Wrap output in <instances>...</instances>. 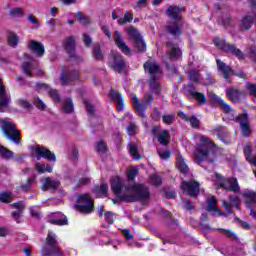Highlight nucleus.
<instances>
[{
    "mask_svg": "<svg viewBox=\"0 0 256 256\" xmlns=\"http://www.w3.org/2000/svg\"><path fill=\"white\" fill-rule=\"evenodd\" d=\"M111 188L113 193H115L121 201H125L126 203L140 201V203L145 204L149 201V197H151V193L147 186L143 184H135L132 187H125L123 179L119 176L112 179Z\"/></svg>",
    "mask_w": 256,
    "mask_h": 256,
    "instance_id": "1",
    "label": "nucleus"
},
{
    "mask_svg": "<svg viewBox=\"0 0 256 256\" xmlns=\"http://www.w3.org/2000/svg\"><path fill=\"white\" fill-rule=\"evenodd\" d=\"M215 143L211 141L207 136H200V143L196 145L194 151V159L198 165L201 163H214L217 159V154H215Z\"/></svg>",
    "mask_w": 256,
    "mask_h": 256,
    "instance_id": "2",
    "label": "nucleus"
},
{
    "mask_svg": "<svg viewBox=\"0 0 256 256\" xmlns=\"http://www.w3.org/2000/svg\"><path fill=\"white\" fill-rule=\"evenodd\" d=\"M185 11V7L179 8L177 6H169L166 14L172 21L168 22L166 29L171 35H181L183 33V25L185 22L181 16V13Z\"/></svg>",
    "mask_w": 256,
    "mask_h": 256,
    "instance_id": "3",
    "label": "nucleus"
},
{
    "mask_svg": "<svg viewBox=\"0 0 256 256\" xmlns=\"http://www.w3.org/2000/svg\"><path fill=\"white\" fill-rule=\"evenodd\" d=\"M144 70L145 73H148L149 75V87L151 91L156 94L161 93V83L159 81H161L163 72L161 71L159 63H157L155 60H148L144 64Z\"/></svg>",
    "mask_w": 256,
    "mask_h": 256,
    "instance_id": "4",
    "label": "nucleus"
},
{
    "mask_svg": "<svg viewBox=\"0 0 256 256\" xmlns=\"http://www.w3.org/2000/svg\"><path fill=\"white\" fill-rule=\"evenodd\" d=\"M64 256L63 251L59 247V240H57V234L53 232H48L46 237L45 246L42 248V256Z\"/></svg>",
    "mask_w": 256,
    "mask_h": 256,
    "instance_id": "5",
    "label": "nucleus"
},
{
    "mask_svg": "<svg viewBox=\"0 0 256 256\" xmlns=\"http://www.w3.org/2000/svg\"><path fill=\"white\" fill-rule=\"evenodd\" d=\"M0 123L5 137H7L9 141H12V143H15V145H19L21 143V132L16 129L15 123L9 118L0 120Z\"/></svg>",
    "mask_w": 256,
    "mask_h": 256,
    "instance_id": "6",
    "label": "nucleus"
},
{
    "mask_svg": "<svg viewBox=\"0 0 256 256\" xmlns=\"http://www.w3.org/2000/svg\"><path fill=\"white\" fill-rule=\"evenodd\" d=\"M76 211L83 215H90L95 210V201L89 194L79 195L75 205Z\"/></svg>",
    "mask_w": 256,
    "mask_h": 256,
    "instance_id": "7",
    "label": "nucleus"
},
{
    "mask_svg": "<svg viewBox=\"0 0 256 256\" xmlns=\"http://www.w3.org/2000/svg\"><path fill=\"white\" fill-rule=\"evenodd\" d=\"M153 99L154 97L151 92H148L144 95L143 103L139 101V98H137L136 95L131 96L132 105L134 109L138 111V115L140 117H145V110L147 109V107H150V105H152Z\"/></svg>",
    "mask_w": 256,
    "mask_h": 256,
    "instance_id": "8",
    "label": "nucleus"
},
{
    "mask_svg": "<svg viewBox=\"0 0 256 256\" xmlns=\"http://www.w3.org/2000/svg\"><path fill=\"white\" fill-rule=\"evenodd\" d=\"M214 44L219 49H222V51H226V53H231L232 55H235V57H237L238 59L244 58L243 52L240 49H237V47H235L234 45L226 43L219 38L214 39Z\"/></svg>",
    "mask_w": 256,
    "mask_h": 256,
    "instance_id": "9",
    "label": "nucleus"
},
{
    "mask_svg": "<svg viewBox=\"0 0 256 256\" xmlns=\"http://www.w3.org/2000/svg\"><path fill=\"white\" fill-rule=\"evenodd\" d=\"M216 181L220 185L221 189H226V191H239V183L236 178L225 179L223 176L216 174Z\"/></svg>",
    "mask_w": 256,
    "mask_h": 256,
    "instance_id": "10",
    "label": "nucleus"
},
{
    "mask_svg": "<svg viewBox=\"0 0 256 256\" xmlns=\"http://www.w3.org/2000/svg\"><path fill=\"white\" fill-rule=\"evenodd\" d=\"M109 65L117 73H123L125 71V59H123V56L119 52L112 51Z\"/></svg>",
    "mask_w": 256,
    "mask_h": 256,
    "instance_id": "11",
    "label": "nucleus"
},
{
    "mask_svg": "<svg viewBox=\"0 0 256 256\" xmlns=\"http://www.w3.org/2000/svg\"><path fill=\"white\" fill-rule=\"evenodd\" d=\"M64 49L72 61H76L77 63L83 61V57L77 56L75 53V37L69 36L64 40Z\"/></svg>",
    "mask_w": 256,
    "mask_h": 256,
    "instance_id": "12",
    "label": "nucleus"
},
{
    "mask_svg": "<svg viewBox=\"0 0 256 256\" xmlns=\"http://www.w3.org/2000/svg\"><path fill=\"white\" fill-rule=\"evenodd\" d=\"M77 80H79V71H69L67 70V67H63V71L60 75V82L62 83V85H71L73 81Z\"/></svg>",
    "mask_w": 256,
    "mask_h": 256,
    "instance_id": "13",
    "label": "nucleus"
},
{
    "mask_svg": "<svg viewBox=\"0 0 256 256\" xmlns=\"http://www.w3.org/2000/svg\"><path fill=\"white\" fill-rule=\"evenodd\" d=\"M34 153L36 154L37 161H41V159H47V161H57L55 154L51 152V150L45 148L44 146H36L34 147Z\"/></svg>",
    "mask_w": 256,
    "mask_h": 256,
    "instance_id": "14",
    "label": "nucleus"
},
{
    "mask_svg": "<svg viewBox=\"0 0 256 256\" xmlns=\"http://www.w3.org/2000/svg\"><path fill=\"white\" fill-rule=\"evenodd\" d=\"M11 103V95L7 93V89L3 85V80L0 79V113H5V109Z\"/></svg>",
    "mask_w": 256,
    "mask_h": 256,
    "instance_id": "15",
    "label": "nucleus"
},
{
    "mask_svg": "<svg viewBox=\"0 0 256 256\" xmlns=\"http://www.w3.org/2000/svg\"><path fill=\"white\" fill-rule=\"evenodd\" d=\"M181 188L190 197H197L199 195V182L195 180H191L190 182L183 181Z\"/></svg>",
    "mask_w": 256,
    "mask_h": 256,
    "instance_id": "16",
    "label": "nucleus"
},
{
    "mask_svg": "<svg viewBox=\"0 0 256 256\" xmlns=\"http://www.w3.org/2000/svg\"><path fill=\"white\" fill-rule=\"evenodd\" d=\"M184 93L189 97L196 99L199 105H205L207 103V97L203 93L197 92L193 86L184 87Z\"/></svg>",
    "mask_w": 256,
    "mask_h": 256,
    "instance_id": "17",
    "label": "nucleus"
},
{
    "mask_svg": "<svg viewBox=\"0 0 256 256\" xmlns=\"http://www.w3.org/2000/svg\"><path fill=\"white\" fill-rule=\"evenodd\" d=\"M48 223H51V225H58L62 227L63 225H67L69 223V220H67V216H65L63 213H51L47 217Z\"/></svg>",
    "mask_w": 256,
    "mask_h": 256,
    "instance_id": "18",
    "label": "nucleus"
},
{
    "mask_svg": "<svg viewBox=\"0 0 256 256\" xmlns=\"http://www.w3.org/2000/svg\"><path fill=\"white\" fill-rule=\"evenodd\" d=\"M236 121L240 123L243 137H249L251 135V127L249 126V117L247 114H241L236 118Z\"/></svg>",
    "mask_w": 256,
    "mask_h": 256,
    "instance_id": "19",
    "label": "nucleus"
},
{
    "mask_svg": "<svg viewBox=\"0 0 256 256\" xmlns=\"http://www.w3.org/2000/svg\"><path fill=\"white\" fill-rule=\"evenodd\" d=\"M114 41L118 49H120V51H122L124 55H131V49L129 48V46H127V44L123 40V36H121V33H119V31L114 32Z\"/></svg>",
    "mask_w": 256,
    "mask_h": 256,
    "instance_id": "20",
    "label": "nucleus"
},
{
    "mask_svg": "<svg viewBox=\"0 0 256 256\" xmlns=\"http://www.w3.org/2000/svg\"><path fill=\"white\" fill-rule=\"evenodd\" d=\"M256 16L253 14L244 15L239 22L240 31H249L255 23Z\"/></svg>",
    "mask_w": 256,
    "mask_h": 256,
    "instance_id": "21",
    "label": "nucleus"
},
{
    "mask_svg": "<svg viewBox=\"0 0 256 256\" xmlns=\"http://www.w3.org/2000/svg\"><path fill=\"white\" fill-rule=\"evenodd\" d=\"M28 49L32 51V53H35L37 57H43L45 55V46L43 43L32 40L28 44Z\"/></svg>",
    "mask_w": 256,
    "mask_h": 256,
    "instance_id": "22",
    "label": "nucleus"
},
{
    "mask_svg": "<svg viewBox=\"0 0 256 256\" xmlns=\"http://www.w3.org/2000/svg\"><path fill=\"white\" fill-rule=\"evenodd\" d=\"M110 99H113L114 102L116 103L117 111H123L124 109V104H123V97L121 96V93L116 90H110L109 94Z\"/></svg>",
    "mask_w": 256,
    "mask_h": 256,
    "instance_id": "23",
    "label": "nucleus"
},
{
    "mask_svg": "<svg viewBox=\"0 0 256 256\" xmlns=\"http://www.w3.org/2000/svg\"><path fill=\"white\" fill-rule=\"evenodd\" d=\"M37 68V61L31 60L30 62H24L22 64V71L27 77H33L35 70Z\"/></svg>",
    "mask_w": 256,
    "mask_h": 256,
    "instance_id": "24",
    "label": "nucleus"
},
{
    "mask_svg": "<svg viewBox=\"0 0 256 256\" xmlns=\"http://www.w3.org/2000/svg\"><path fill=\"white\" fill-rule=\"evenodd\" d=\"M167 55L170 59H177L181 57V49L177 46V44H173L172 42L167 43Z\"/></svg>",
    "mask_w": 256,
    "mask_h": 256,
    "instance_id": "25",
    "label": "nucleus"
},
{
    "mask_svg": "<svg viewBox=\"0 0 256 256\" xmlns=\"http://www.w3.org/2000/svg\"><path fill=\"white\" fill-rule=\"evenodd\" d=\"M216 135L222 143H225L226 145H229V143H231V140L229 139V132L227 131V129H225V127L219 126L218 128H216Z\"/></svg>",
    "mask_w": 256,
    "mask_h": 256,
    "instance_id": "26",
    "label": "nucleus"
},
{
    "mask_svg": "<svg viewBox=\"0 0 256 256\" xmlns=\"http://www.w3.org/2000/svg\"><path fill=\"white\" fill-rule=\"evenodd\" d=\"M61 185L59 180H53L51 177H47L44 179L42 185V191H47V189H57Z\"/></svg>",
    "mask_w": 256,
    "mask_h": 256,
    "instance_id": "27",
    "label": "nucleus"
},
{
    "mask_svg": "<svg viewBox=\"0 0 256 256\" xmlns=\"http://www.w3.org/2000/svg\"><path fill=\"white\" fill-rule=\"evenodd\" d=\"M178 115L183 119L184 121H188L194 129H197L199 125H201V122L197 117L195 116H187V114H184L183 112H179Z\"/></svg>",
    "mask_w": 256,
    "mask_h": 256,
    "instance_id": "28",
    "label": "nucleus"
},
{
    "mask_svg": "<svg viewBox=\"0 0 256 256\" xmlns=\"http://www.w3.org/2000/svg\"><path fill=\"white\" fill-rule=\"evenodd\" d=\"M176 161L178 171H180V173H183L184 175L187 174V172L189 171V166L187 165L185 159L183 158V156H181V154L177 155Z\"/></svg>",
    "mask_w": 256,
    "mask_h": 256,
    "instance_id": "29",
    "label": "nucleus"
},
{
    "mask_svg": "<svg viewBox=\"0 0 256 256\" xmlns=\"http://www.w3.org/2000/svg\"><path fill=\"white\" fill-rule=\"evenodd\" d=\"M242 195L246 199L247 207L256 203V193L254 191L246 189L242 192Z\"/></svg>",
    "mask_w": 256,
    "mask_h": 256,
    "instance_id": "30",
    "label": "nucleus"
},
{
    "mask_svg": "<svg viewBox=\"0 0 256 256\" xmlns=\"http://www.w3.org/2000/svg\"><path fill=\"white\" fill-rule=\"evenodd\" d=\"M226 95L230 101H233V103H239L241 96L243 95L241 92L238 90H235L234 88H229L226 91Z\"/></svg>",
    "mask_w": 256,
    "mask_h": 256,
    "instance_id": "31",
    "label": "nucleus"
},
{
    "mask_svg": "<svg viewBox=\"0 0 256 256\" xmlns=\"http://www.w3.org/2000/svg\"><path fill=\"white\" fill-rule=\"evenodd\" d=\"M218 70L221 71V73L224 76V79L228 81L229 75H231V68L227 66L224 62H221L220 60H216Z\"/></svg>",
    "mask_w": 256,
    "mask_h": 256,
    "instance_id": "32",
    "label": "nucleus"
},
{
    "mask_svg": "<svg viewBox=\"0 0 256 256\" xmlns=\"http://www.w3.org/2000/svg\"><path fill=\"white\" fill-rule=\"evenodd\" d=\"M74 17L77 19L80 25H83L84 27H87V25H91V18L83 14V12L81 11L74 14Z\"/></svg>",
    "mask_w": 256,
    "mask_h": 256,
    "instance_id": "33",
    "label": "nucleus"
},
{
    "mask_svg": "<svg viewBox=\"0 0 256 256\" xmlns=\"http://www.w3.org/2000/svg\"><path fill=\"white\" fill-rule=\"evenodd\" d=\"M207 204L208 206L206 208V211H209L210 213H219V215H223V213H221L219 209H217V200L215 199V196L209 198L207 200Z\"/></svg>",
    "mask_w": 256,
    "mask_h": 256,
    "instance_id": "34",
    "label": "nucleus"
},
{
    "mask_svg": "<svg viewBox=\"0 0 256 256\" xmlns=\"http://www.w3.org/2000/svg\"><path fill=\"white\" fill-rule=\"evenodd\" d=\"M157 139L160 145H169V140L171 139L169 131L162 130L160 133H158Z\"/></svg>",
    "mask_w": 256,
    "mask_h": 256,
    "instance_id": "35",
    "label": "nucleus"
},
{
    "mask_svg": "<svg viewBox=\"0 0 256 256\" xmlns=\"http://www.w3.org/2000/svg\"><path fill=\"white\" fill-rule=\"evenodd\" d=\"M62 111L64 113H73L74 106H73V100L70 98L64 99L62 101Z\"/></svg>",
    "mask_w": 256,
    "mask_h": 256,
    "instance_id": "36",
    "label": "nucleus"
},
{
    "mask_svg": "<svg viewBox=\"0 0 256 256\" xmlns=\"http://www.w3.org/2000/svg\"><path fill=\"white\" fill-rule=\"evenodd\" d=\"M7 43L9 47H17V45H19V36L14 32H9L7 37Z\"/></svg>",
    "mask_w": 256,
    "mask_h": 256,
    "instance_id": "37",
    "label": "nucleus"
},
{
    "mask_svg": "<svg viewBox=\"0 0 256 256\" xmlns=\"http://www.w3.org/2000/svg\"><path fill=\"white\" fill-rule=\"evenodd\" d=\"M35 169L38 173L43 174V173H52L53 172V166L49 164H39L37 163L35 165Z\"/></svg>",
    "mask_w": 256,
    "mask_h": 256,
    "instance_id": "38",
    "label": "nucleus"
},
{
    "mask_svg": "<svg viewBox=\"0 0 256 256\" xmlns=\"http://www.w3.org/2000/svg\"><path fill=\"white\" fill-rule=\"evenodd\" d=\"M84 105L86 107V112H87L89 121H93L95 118V108L93 107L91 102H88V101H84Z\"/></svg>",
    "mask_w": 256,
    "mask_h": 256,
    "instance_id": "39",
    "label": "nucleus"
},
{
    "mask_svg": "<svg viewBox=\"0 0 256 256\" xmlns=\"http://www.w3.org/2000/svg\"><path fill=\"white\" fill-rule=\"evenodd\" d=\"M244 154L246 155V159L249 163H251V165H253L254 167H256V156L251 157V146L250 145H246L244 147Z\"/></svg>",
    "mask_w": 256,
    "mask_h": 256,
    "instance_id": "40",
    "label": "nucleus"
},
{
    "mask_svg": "<svg viewBox=\"0 0 256 256\" xmlns=\"http://www.w3.org/2000/svg\"><path fill=\"white\" fill-rule=\"evenodd\" d=\"M0 155H1L2 159H7V160L13 159V157H14L13 151L7 149L3 145H0Z\"/></svg>",
    "mask_w": 256,
    "mask_h": 256,
    "instance_id": "41",
    "label": "nucleus"
},
{
    "mask_svg": "<svg viewBox=\"0 0 256 256\" xmlns=\"http://www.w3.org/2000/svg\"><path fill=\"white\" fill-rule=\"evenodd\" d=\"M133 21V14L129 11L124 13V18H119L117 20L118 25H125V23H131Z\"/></svg>",
    "mask_w": 256,
    "mask_h": 256,
    "instance_id": "42",
    "label": "nucleus"
},
{
    "mask_svg": "<svg viewBox=\"0 0 256 256\" xmlns=\"http://www.w3.org/2000/svg\"><path fill=\"white\" fill-rule=\"evenodd\" d=\"M13 197L15 196L9 191L0 193L1 203H11V201H13Z\"/></svg>",
    "mask_w": 256,
    "mask_h": 256,
    "instance_id": "43",
    "label": "nucleus"
},
{
    "mask_svg": "<svg viewBox=\"0 0 256 256\" xmlns=\"http://www.w3.org/2000/svg\"><path fill=\"white\" fill-rule=\"evenodd\" d=\"M128 149H129V153L133 157V159H136V161H139V159H141V156L139 155V152L137 151V145L129 144Z\"/></svg>",
    "mask_w": 256,
    "mask_h": 256,
    "instance_id": "44",
    "label": "nucleus"
},
{
    "mask_svg": "<svg viewBox=\"0 0 256 256\" xmlns=\"http://www.w3.org/2000/svg\"><path fill=\"white\" fill-rule=\"evenodd\" d=\"M208 97H209L210 103H212V105H218L219 106L220 104L223 103V99H221V97L217 96L213 92H209Z\"/></svg>",
    "mask_w": 256,
    "mask_h": 256,
    "instance_id": "45",
    "label": "nucleus"
},
{
    "mask_svg": "<svg viewBox=\"0 0 256 256\" xmlns=\"http://www.w3.org/2000/svg\"><path fill=\"white\" fill-rule=\"evenodd\" d=\"M127 33L129 35V37L134 39V41H136L137 39H139L141 37V35L139 34V30H137L133 26H130V27L127 28Z\"/></svg>",
    "mask_w": 256,
    "mask_h": 256,
    "instance_id": "46",
    "label": "nucleus"
},
{
    "mask_svg": "<svg viewBox=\"0 0 256 256\" xmlns=\"http://www.w3.org/2000/svg\"><path fill=\"white\" fill-rule=\"evenodd\" d=\"M35 180H36L35 176L30 177L27 180V182L21 186L22 191H24V193H27V191H30L33 183H35Z\"/></svg>",
    "mask_w": 256,
    "mask_h": 256,
    "instance_id": "47",
    "label": "nucleus"
},
{
    "mask_svg": "<svg viewBox=\"0 0 256 256\" xmlns=\"http://www.w3.org/2000/svg\"><path fill=\"white\" fill-rule=\"evenodd\" d=\"M188 77L190 81H193V83H199L201 81V74L195 70H191Z\"/></svg>",
    "mask_w": 256,
    "mask_h": 256,
    "instance_id": "48",
    "label": "nucleus"
},
{
    "mask_svg": "<svg viewBox=\"0 0 256 256\" xmlns=\"http://www.w3.org/2000/svg\"><path fill=\"white\" fill-rule=\"evenodd\" d=\"M107 191H109V186L106 183H103L98 188L97 197H107Z\"/></svg>",
    "mask_w": 256,
    "mask_h": 256,
    "instance_id": "49",
    "label": "nucleus"
},
{
    "mask_svg": "<svg viewBox=\"0 0 256 256\" xmlns=\"http://www.w3.org/2000/svg\"><path fill=\"white\" fill-rule=\"evenodd\" d=\"M135 47L138 49V51H145L147 49V46L145 45V41H143V38H137L135 40Z\"/></svg>",
    "mask_w": 256,
    "mask_h": 256,
    "instance_id": "50",
    "label": "nucleus"
},
{
    "mask_svg": "<svg viewBox=\"0 0 256 256\" xmlns=\"http://www.w3.org/2000/svg\"><path fill=\"white\" fill-rule=\"evenodd\" d=\"M150 183H152V185H154L155 187H159V185H161V183H162L161 176H159L157 174L151 175Z\"/></svg>",
    "mask_w": 256,
    "mask_h": 256,
    "instance_id": "51",
    "label": "nucleus"
},
{
    "mask_svg": "<svg viewBox=\"0 0 256 256\" xmlns=\"http://www.w3.org/2000/svg\"><path fill=\"white\" fill-rule=\"evenodd\" d=\"M162 121L165 125H171L175 121V115L174 114H167L162 116Z\"/></svg>",
    "mask_w": 256,
    "mask_h": 256,
    "instance_id": "52",
    "label": "nucleus"
},
{
    "mask_svg": "<svg viewBox=\"0 0 256 256\" xmlns=\"http://www.w3.org/2000/svg\"><path fill=\"white\" fill-rule=\"evenodd\" d=\"M139 174V170L137 168H130L127 171V177L129 181H133L135 179V176Z\"/></svg>",
    "mask_w": 256,
    "mask_h": 256,
    "instance_id": "53",
    "label": "nucleus"
},
{
    "mask_svg": "<svg viewBox=\"0 0 256 256\" xmlns=\"http://www.w3.org/2000/svg\"><path fill=\"white\" fill-rule=\"evenodd\" d=\"M138 131H139V128L137 127V125H135V123H130L127 127L128 135H135L137 134Z\"/></svg>",
    "mask_w": 256,
    "mask_h": 256,
    "instance_id": "54",
    "label": "nucleus"
},
{
    "mask_svg": "<svg viewBox=\"0 0 256 256\" xmlns=\"http://www.w3.org/2000/svg\"><path fill=\"white\" fill-rule=\"evenodd\" d=\"M34 105L37 107V109H40L41 111H44V109H47V106L44 102L41 101L39 97L34 99Z\"/></svg>",
    "mask_w": 256,
    "mask_h": 256,
    "instance_id": "55",
    "label": "nucleus"
},
{
    "mask_svg": "<svg viewBox=\"0 0 256 256\" xmlns=\"http://www.w3.org/2000/svg\"><path fill=\"white\" fill-rule=\"evenodd\" d=\"M97 151L98 153H107V144L105 143V141L100 140L98 142Z\"/></svg>",
    "mask_w": 256,
    "mask_h": 256,
    "instance_id": "56",
    "label": "nucleus"
},
{
    "mask_svg": "<svg viewBox=\"0 0 256 256\" xmlns=\"http://www.w3.org/2000/svg\"><path fill=\"white\" fill-rule=\"evenodd\" d=\"M11 17H23V9L13 8L10 10Z\"/></svg>",
    "mask_w": 256,
    "mask_h": 256,
    "instance_id": "57",
    "label": "nucleus"
},
{
    "mask_svg": "<svg viewBox=\"0 0 256 256\" xmlns=\"http://www.w3.org/2000/svg\"><path fill=\"white\" fill-rule=\"evenodd\" d=\"M201 83L203 85H213V77H211V74L206 73V77L201 79Z\"/></svg>",
    "mask_w": 256,
    "mask_h": 256,
    "instance_id": "58",
    "label": "nucleus"
},
{
    "mask_svg": "<svg viewBox=\"0 0 256 256\" xmlns=\"http://www.w3.org/2000/svg\"><path fill=\"white\" fill-rule=\"evenodd\" d=\"M17 103L20 107H22L23 109H31V104L29 101L25 100V99H18Z\"/></svg>",
    "mask_w": 256,
    "mask_h": 256,
    "instance_id": "59",
    "label": "nucleus"
},
{
    "mask_svg": "<svg viewBox=\"0 0 256 256\" xmlns=\"http://www.w3.org/2000/svg\"><path fill=\"white\" fill-rule=\"evenodd\" d=\"M48 93H49L50 97H52V99H54V101H60L61 100V98L59 97V92H57V90L49 89Z\"/></svg>",
    "mask_w": 256,
    "mask_h": 256,
    "instance_id": "60",
    "label": "nucleus"
},
{
    "mask_svg": "<svg viewBox=\"0 0 256 256\" xmlns=\"http://www.w3.org/2000/svg\"><path fill=\"white\" fill-rule=\"evenodd\" d=\"M30 213L34 219H41V212L35 206L30 208Z\"/></svg>",
    "mask_w": 256,
    "mask_h": 256,
    "instance_id": "61",
    "label": "nucleus"
},
{
    "mask_svg": "<svg viewBox=\"0 0 256 256\" xmlns=\"http://www.w3.org/2000/svg\"><path fill=\"white\" fill-rule=\"evenodd\" d=\"M246 87H247L250 95H252L253 97H256V85L252 84V83H247Z\"/></svg>",
    "mask_w": 256,
    "mask_h": 256,
    "instance_id": "62",
    "label": "nucleus"
},
{
    "mask_svg": "<svg viewBox=\"0 0 256 256\" xmlns=\"http://www.w3.org/2000/svg\"><path fill=\"white\" fill-rule=\"evenodd\" d=\"M12 207L14 209H17V211L23 212L25 210V203L20 201L12 204Z\"/></svg>",
    "mask_w": 256,
    "mask_h": 256,
    "instance_id": "63",
    "label": "nucleus"
},
{
    "mask_svg": "<svg viewBox=\"0 0 256 256\" xmlns=\"http://www.w3.org/2000/svg\"><path fill=\"white\" fill-rule=\"evenodd\" d=\"M147 7V0H138L134 9H145Z\"/></svg>",
    "mask_w": 256,
    "mask_h": 256,
    "instance_id": "64",
    "label": "nucleus"
}]
</instances>
